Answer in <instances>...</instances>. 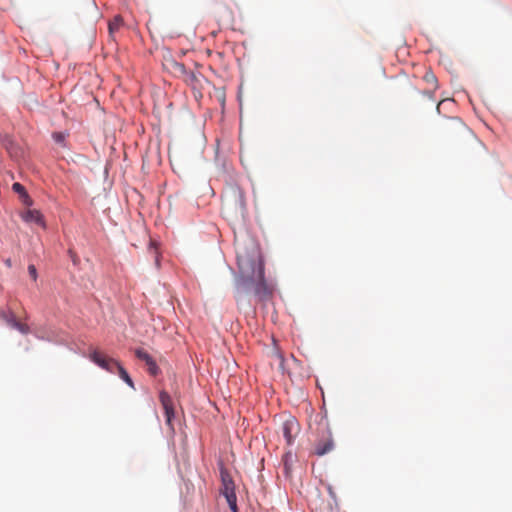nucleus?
<instances>
[{
  "label": "nucleus",
  "instance_id": "obj_1",
  "mask_svg": "<svg viewBox=\"0 0 512 512\" xmlns=\"http://www.w3.org/2000/svg\"><path fill=\"white\" fill-rule=\"evenodd\" d=\"M237 263L241 276L254 283L255 295L260 300L270 297L272 290L264 278V263L259 249L254 245L249 249L238 247Z\"/></svg>",
  "mask_w": 512,
  "mask_h": 512
},
{
  "label": "nucleus",
  "instance_id": "obj_2",
  "mask_svg": "<svg viewBox=\"0 0 512 512\" xmlns=\"http://www.w3.org/2000/svg\"><path fill=\"white\" fill-rule=\"evenodd\" d=\"M222 210L229 216H242L245 211L243 191L232 187L222 198Z\"/></svg>",
  "mask_w": 512,
  "mask_h": 512
},
{
  "label": "nucleus",
  "instance_id": "obj_3",
  "mask_svg": "<svg viewBox=\"0 0 512 512\" xmlns=\"http://www.w3.org/2000/svg\"><path fill=\"white\" fill-rule=\"evenodd\" d=\"M220 475H221V484H222L221 492L224 495V497L226 498L230 509L233 512H237V498H236V494H235L234 481H233L230 473L223 468L220 471Z\"/></svg>",
  "mask_w": 512,
  "mask_h": 512
},
{
  "label": "nucleus",
  "instance_id": "obj_4",
  "mask_svg": "<svg viewBox=\"0 0 512 512\" xmlns=\"http://www.w3.org/2000/svg\"><path fill=\"white\" fill-rule=\"evenodd\" d=\"M159 400L164 409V413H165V417H166V424L170 427L171 430H173L172 420L175 417L173 401H172L170 395L165 391L160 392Z\"/></svg>",
  "mask_w": 512,
  "mask_h": 512
},
{
  "label": "nucleus",
  "instance_id": "obj_5",
  "mask_svg": "<svg viewBox=\"0 0 512 512\" xmlns=\"http://www.w3.org/2000/svg\"><path fill=\"white\" fill-rule=\"evenodd\" d=\"M282 432L287 444H292L295 436L299 432L298 421L294 417H290L285 420L282 425Z\"/></svg>",
  "mask_w": 512,
  "mask_h": 512
},
{
  "label": "nucleus",
  "instance_id": "obj_6",
  "mask_svg": "<svg viewBox=\"0 0 512 512\" xmlns=\"http://www.w3.org/2000/svg\"><path fill=\"white\" fill-rule=\"evenodd\" d=\"M334 449V440L332 438L331 432L327 431V436L322 439H319L315 444L314 454L317 456H323Z\"/></svg>",
  "mask_w": 512,
  "mask_h": 512
},
{
  "label": "nucleus",
  "instance_id": "obj_7",
  "mask_svg": "<svg viewBox=\"0 0 512 512\" xmlns=\"http://www.w3.org/2000/svg\"><path fill=\"white\" fill-rule=\"evenodd\" d=\"M90 359L96 365L101 367L102 369L109 368V365H116L117 369H118V366H120V363L118 361H116L113 358H110V357H107V356L103 355L102 353H100L97 350H94L93 352H91Z\"/></svg>",
  "mask_w": 512,
  "mask_h": 512
},
{
  "label": "nucleus",
  "instance_id": "obj_8",
  "mask_svg": "<svg viewBox=\"0 0 512 512\" xmlns=\"http://www.w3.org/2000/svg\"><path fill=\"white\" fill-rule=\"evenodd\" d=\"M21 218L27 223H36L42 227H45L43 215L39 210L27 209L21 213Z\"/></svg>",
  "mask_w": 512,
  "mask_h": 512
},
{
  "label": "nucleus",
  "instance_id": "obj_9",
  "mask_svg": "<svg viewBox=\"0 0 512 512\" xmlns=\"http://www.w3.org/2000/svg\"><path fill=\"white\" fill-rule=\"evenodd\" d=\"M12 190L19 195V199L23 205H25L27 207H30L33 205L32 198L29 196L25 187L22 184L15 182L12 185Z\"/></svg>",
  "mask_w": 512,
  "mask_h": 512
},
{
  "label": "nucleus",
  "instance_id": "obj_10",
  "mask_svg": "<svg viewBox=\"0 0 512 512\" xmlns=\"http://www.w3.org/2000/svg\"><path fill=\"white\" fill-rule=\"evenodd\" d=\"M423 79L428 84L432 85L433 90L437 89V79H436V76L434 75V73H432L431 71L426 72ZM423 94H424V96L429 98L432 102H434V91H425Z\"/></svg>",
  "mask_w": 512,
  "mask_h": 512
},
{
  "label": "nucleus",
  "instance_id": "obj_11",
  "mask_svg": "<svg viewBox=\"0 0 512 512\" xmlns=\"http://www.w3.org/2000/svg\"><path fill=\"white\" fill-rule=\"evenodd\" d=\"M123 25V20L120 16H115L108 25L109 34L113 35Z\"/></svg>",
  "mask_w": 512,
  "mask_h": 512
},
{
  "label": "nucleus",
  "instance_id": "obj_12",
  "mask_svg": "<svg viewBox=\"0 0 512 512\" xmlns=\"http://www.w3.org/2000/svg\"><path fill=\"white\" fill-rule=\"evenodd\" d=\"M118 374L120 376V378L125 381L130 387H134V384H133V381L131 379V377L129 376V374L127 373V371L124 369V367L120 364V366H118Z\"/></svg>",
  "mask_w": 512,
  "mask_h": 512
},
{
  "label": "nucleus",
  "instance_id": "obj_13",
  "mask_svg": "<svg viewBox=\"0 0 512 512\" xmlns=\"http://www.w3.org/2000/svg\"><path fill=\"white\" fill-rule=\"evenodd\" d=\"M135 355L139 360H142L146 365L153 360V358L143 349H136Z\"/></svg>",
  "mask_w": 512,
  "mask_h": 512
},
{
  "label": "nucleus",
  "instance_id": "obj_14",
  "mask_svg": "<svg viewBox=\"0 0 512 512\" xmlns=\"http://www.w3.org/2000/svg\"><path fill=\"white\" fill-rule=\"evenodd\" d=\"M14 329L18 330L20 333L26 335L30 332V327L25 324V323H22L20 321H18L17 323H14Z\"/></svg>",
  "mask_w": 512,
  "mask_h": 512
},
{
  "label": "nucleus",
  "instance_id": "obj_15",
  "mask_svg": "<svg viewBox=\"0 0 512 512\" xmlns=\"http://www.w3.org/2000/svg\"><path fill=\"white\" fill-rule=\"evenodd\" d=\"M449 125H450L452 128H454V129H456V130H459V131H464V130H465V126H464V124H463L459 119H457V118H452V119L450 120Z\"/></svg>",
  "mask_w": 512,
  "mask_h": 512
},
{
  "label": "nucleus",
  "instance_id": "obj_16",
  "mask_svg": "<svg viewBox=\"0 0 512 512\" xmlns=\"http://www.w3.org/2000/svg\"><path fill=\"white\" fill-rule=\"evenodd\" d=\"M2 318L6 321V323L14 329V323H17L18 320L15 318V316L11 313V314H6V313H3L2 314Z\"/></svg>",
  "mask_w": 512,
  "mask_h": 512
},
{
  "label": "nucleus",
  "instance_id": "obj_17",
  "mask_svg": "<svg viewBox=\"0 0 512 512\" xmlns=\"http://www.w3.org/2000/svg\"><path fill=\"white\" fill-rule=\"evenodd\" d=\"M147 366H148V371H149V373H150L151 375L156 376V375L158 374V372H159V368H158V366H157V364H156V362H155L154 360H152L151 362H149V363L147 364Z\"/></svg>",
  "mask_w": 512,
  "mask_h": 512
},
{
  "label": "nucleus",
  "instance_id": "obj_18",
  "mask_svg": "<svg viewBox=\"0 0 512 512\" xmlns=\"http://www.w3.org/2000/svg\"><path fill=\"white\" fill-rule=\"evenodd\" d=\"M28 273H29V275L31 276V278H32L34 281H36V280H37V276H38V275H37V270H36V267H35L33 264H31V265H29V266H28Z\"/></svg>",
  "mask_w": 512,
  "mask_h": 512
},
{
  "label": "nucleus",
  "instance_id": "obj_19",
  "mask_svg": "<svg viewBox=\"0 0 512 512\" xmlns=\"http://www.w3.org/2000/svg\"><path fill=\"white\" fill-rule=\"evenodd\" d=\"M53 138L58 143H62L64 141V135L62 133H54Z\"/></svg>",
  "mask_w": 512,
  "mask_h": 512
},
{
  "label": "nucleus",
  "instance_id": "obj_20",
  "mask_svg": "<svg viewBox=\"0 0 512 512\" xmlns=\"http://www.w3.org/2000/svg\"><path fill=\"white\" fill-rule=\"evenodd\" d=\"M105 370L110 373H114L117 370V368L116 365H109V368H106Z\"/></svg>",
  "mask_w": 512,
  "mask_h": 512
},
{
  "label": "nucleus",
  "instance_id": "obj_21",
  "mask_svg": "<svg viewBox=\"0 0 512 512\" xmlns=\"http://www.w3.org/2000/svg\"><path fill=\"white\" fill-rule=\"evenodd\" d=\"M5 265L8 267V268H11L12 267V261L10 258L6 259L4 261Z\"/></svg>",
  "mask_w": 512,
  "mask_h": 512
},
{
  "label": "nucleus",
  "instance_id": "obj_22",
  "mask_svg": "<svg viewBox=\"0 0 512 512\" xmlns=\"http://www.w3.org/2000/svg\"><path fill=\"white\" fill-rule=\"evenodd\" d=\"M155 262H156L157 267H159L160 264H159V257H158L157 253L155 255Z\"/></svg>",
  "mask_w": 512,
  "mask_h": 512
},
{
  "label": "nucleus",
  "instance_id": "obj_23",
  "mask_svg": "<svg viewBox=\"0 0 512 512\" xmlns=\"http://www.w3.org/2000/svg\"><path fill=\"white\" fill-rule=\"evenodd\" d=\"M284 466H285V469L288 471V465H287V461L286 460H285Z\"/></svg>",
  "mask_w": 512,
  "mask_h": 512
},
{
  "label": "nucleus",
  "instance_id": "obj_24",
  "mask_svg": "<svg viewBox=\"0 0 512 512\" xmlns=\"http://www.w3.org/2000/svg\"><path fill=\"white\" fill-rule=\"evenodd\" d=\"M440 104H441V102H439V103L437 104V110H438V111H439Z\"/></svg>",
  "mask_w": 512,
  "mask_h": 512
}]
</instances>
